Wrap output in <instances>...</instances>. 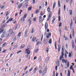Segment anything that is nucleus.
I'll return each mask as SVG.
<instances>
[{"instance_id": "obj_63", "label": "nucleus", "mask_w": 76, "mask_h": 76, "mask_svg": "<svg viewBox=\"0 0 76 76\" xmlns=\"http://www.w3.org/2000/svg\"><path fill=\"white\" fill-rule=\"evenodd\" d=\"M5 7V6H2L1 7V9H3V8H4Z\"/></svg>"}, {"instance_id": "obj_39", "label": "nucleus", "mask_w": 76, "mask_h": 76, "mask_svg": "<svg viewBox=\"0 0 76 76\" xmlns=\"http://www.w3.org/2000/svg\"><path fill=\"white\" fill-rule=\"evenodd\" d=\"M70 65V64L69 63V62H68L67 64H66V66L67 67H69Z\"/></svg>"}, {"instance_id": "obj_31", "label": "nucleus", "mask_w": 76, "mask_h": 76, "mask_svg": "<svg viewBox=\"0 0 76 76\" xmlns=\"http://www.w3.org/2000/svg\"><path fill=\"white\" fill-rule=\"evenodd\" d=\"M41 42H40V41H39L37 43V44H36V45L37 46H38V45H39V44H40V45H41Z\"/></svg>"}, {"instance_id": "obj_45", "label": "nucleus", "mask_w": 76, "mask_h": 76, "mask_svg": "<svg viewBox=\"0 0 76 76\" xmlns=\"http://www.w3.org/2000/svg\"><path fill=\"white\" fill-rule=\"evenodd\" d=\"M47 66H46L45 67V69H44V71H46V72H47Z\"/></svg>"}, {"instance_id": "obj_21", "label": "nucleus", "mask_w": 76, "mask_h": 76, "mask_svg": "<svg viewBox=\"0 0 76 76\" xmlns=\"http://www.w3.org/2000/svg\"><path fill=\"white\" fill-rule=\"evenodd\" d=\"M36 39H37V38L36 37H34L32 39L31 41H32V42H34Z\"/></svg>"}, {"instance_id": "obj_56", "label": "nucleus", "mask_w": 76, "mask_h": 76, "mask_svg": "<svg viewBox=\"0 0 76 76\" xmlns=\"http://www.w3.org/2000/svg\"><path fill=\"white\" fill-rule=\"evenodd\" d=\"M38 50H39V49H37L34 51L35 53H37V52H38Z\"/></svg>"}, {"instance_id": "obj_58", "label": "nucleus", "mask_w": 76, "mask_h": 76, "mask_svg": "<svg viewBox=\"0 0 76 76\" xmlns=\"http://www.w3.org/2000/svg\"><path fill=\"white\" fill-rule=\"evenodd\" d=\"M9 15V11H8L6 13V16H7V15Z\"/></svg>"}, {"instance_id": "obj_17", "label": "nucleus", "mask_w": 76, "mask_h": 76, "mask_svg": "<svg viewBox=\"0 0 76 76\" xmlns=\"http://www.w3.org/2000/svg\"><path fill=\"white\" fill-rule=\"evenodd\" d=\"M53 20L52 21V23H53L54 22V21H55V20H56V17L55 16H53Z\"/></svg>"}, {"instance_id": "obj_29", "label": "nucleus", "mask_w": 76, "mask_h": 76, "mask_svg": "<svg viewBox=\"0 0 76 76\" xmlns=\"http://www.w3.org/2000/svg\"><path fill=\"white\" fill-rule=\"evenodd\" d=\"M21 22H24V21H25V18L23 17L21 19Z\"/></svg>"}, {"instance_id": "obj_37", "label": "nucleus", "mask_w": 76, "mask_h": 76, "mask_svg": "<svg viewBox=\"0 0 76 76\" xmlns=\"http://www.w3.org/2000/svg\"><path fill=\"white\" fill-rule=\"evenodd\" d=\"M57 42L56 41L55 43V47L56 50H57Z\"/></svg>"}, {"instance_id": "obj_4", "label": "nucleus", "mask_w": 76, "mask_h": 76, "mask_svg": "<svg viewBox=\"0 0 76 76\" xmlns=\"http://www.w3.org/2000/svg\"><path fill=\"white\" fill-rule=\"evenodd\" d=\"M13 18H10L9 20L6 22L7 23H8L10 22H11V21H15V20H13Z\"/></svg>"}, {"instance_id": "obj_59", "label": "nucleus", "mask_w": 76, "mask_h": 76, "mask_svg": "<svg viewBox=\"0 0 76 76\" xmlns=\"http://www.w3.org/2000/svg\"><path fill=\"white\" fill-rule=\"evenodd\" d=\"M5 22H6V20H4V21H3L1 23V25H2V24H3V23H5Z\"/></svg>"}, {"instance_id": "obj_47", "label": "nucleus", "mask_w": 76, "mask_h": 76, "mask_svg": "<svg viewBox=\"0 0 76 76\" xmlns=\"http://www.w3.org/2000/svg\"><path fill=\"white\" fill-rule=\"evenodd\" d=\"M58 7H60V0L58 1Z\"/></svg>"}, {"instance_id": "obj_10", "label": "nucleus", "mask_w": 76, "mask_h": 76, "mask_svg": "<svg viewBox=\"0 0 76 76\" xmlns=\"http://www.w3.org/2000/svg\"><path fill=\"white\" fill-rule=\"evenodd\" d=\"M43 21L42 20V16H40L39 17V22L40 23H41Z\"/></svg>"}, {"instance_id": "obj_64", "label": "nucleus", "mask_w": 76, "mask_h": 76, "mask_svg": "<svg viewBox=\"0 0 76 76\" xmlns=\"http://www.w3.org/2000/svg\"><path fill=\"white\" fill-rule=\"evenodd\" d=\"M65 58H67V54H66V53L65 54Z\"/></svg>"}, {"instance_id": "obj_46", "label": "nucleus", "mask_w": 76, "mask_h": 76, "mask_svg": "<svg viewBox=\"0 0 76 76\" xmlns=\"http://www.w3.org/2000/svg\"><path fill=\"white\" fill-rule=\"evenodd\" d=\"M61 19V17L60 15H59L58 17V21H60V20Z\"/></svg>"}, {"instance_id": "obj_14", "label": "nucleus", "mask_w": 76, "mask_h": 76, "mask_svg": "<svg viewBox=\"0 0 76 76\" xmlns=\"http://www.w3.org/2000/svg\"><path fill=\"white\" fill-rule=\"evenodd\" d=\"M47 71H46L44 70L42 73V76H44L45 74H47Z\"/></svg>"}, {"instance_id": "obj_23", "label": "nucleus", "mask_w": 76, "mask_h": 76, "mask_svg": "<svg viewBox=\"0 0 76 76\" xmlns=\"http://www.w3.org/2000/svg\"><path fill=\"white\" fill-rule=\"evenodd\" d=\"M68 73L67 74V76H70V70H68Z\"/></svg>"}, {"instance_id": "obj_28", "label": "nucleus", "mask_w": 76, "mask_h": 76, "mask_svg": "<svg viewBox=\"0 0 76 76\" xmlns=\"http://www.w3.org/2000/svg\"><path fill=\"white\" fill-rule=\"evenodd\" d=\"M39 10L38 9L36 10L35 13H36V14H38V13H39Z\"/></svg>"}, {"instance_id": "obj_16", "label": "nucleus", "mask_w": 76, "mask_h": 76, "mask_svg": "<svg viewBox=\"0 0 76 76\" xmlns=\"http://www.w3.org/2000/svg\"><path fill=\"white\" fill-rule=\"evenodd\" d=\"M60 48H61V46L59 44L58 45V52H60Z\"/></svg>"}, {"instance_id": "obj_60", "label": "nucleus", "mask_w": 76, "mask_h": 76, "mask_svg": "<svg viewBox=\"0 0 76 76\" xmlns=\"http://www.w3.org/2000/svg\"><path fill=\"white\" fill-rule=\"evenodd\" d=\"M55 70L56 71H57V66H55Z\"/></svg>"}, {"instance_id": "obj_43", "label": "nucleus", "mask_w": 76, "mask_h": 76, "mask_svg": "<svg viewBox=\"0 0 76 76\" xmlns=\"http://www.w3.org/2000/svg\"><path fill=\"white\" fill-rule=\"evenodd\" d=\"M44 13L42 12V11H41L40 12V15H41V16H43L44 15Z\"/></svg>"}, {"instance_id": "obj_18", "label": "nucleus", "mask_w": 76, "mask_h": 76, "mask_svg": "<svg viewBox=\"0 0 76 76\" xmlns=\"http://www.w3.org/2000/svg\"><path fill=\"white\" fill-rule=\"evenodd\" d=\"M5 34L6 35V38H7L9 36V35H10V33H5Z\"/></svg>"}, {"instance_id": "obj_35", "label": "nucleus", "mask_w": 76, "mask_h": 76, "mask_svg": "<svg viewBox=\"0 0 76 76\" xmlns=\"http://www.w3.org/2000/svg\"><path fill=\"white\" fill-rule=\"evenodd\" d=\"M32 7H29L28 9V10L29 11H30V10H31L32 9Z\"/></svg>"}, {"instance_id": "obj_7", "label": "nucleus", "mask_w": 76, "mask_h": 76, "mask_svg": "<svg viewBox=\"0 0 76 76\" xmlns=\"http://www.w3.org/2000/svg\"><path fill=\"white\" fill-rule=\"evenodd\" d=\"M48 23L47 22H46L45 23V29L46 30L47 28H48Z\"/></svg>"}, {"instance_id": "obj_12", "label": "nucleus", "mask_w": 76, "mask_h": 76, "mask_svg": "<svg viewBox=\"0 0 76 76\" xmlns=\"http://www.w3.org/2000/svg\"><path fill=\"white\" fill-rule=\"evenodd\" d=\"M67 61V60H66L64 59H63L62 60V62L63 63H66Z\"/></svg>"}, {"instance_id": "obj_42", "label": "nucleus", "mask_w": 76, "mask_h": 76, "mask_svg": "<svg viewBox=\"0 0 76 76\" xmlns=\"http://www.w3.org/2000/svg\"><path fill=\"white\" fill-rule=\"evenodd\" d=\"M12 28H10L9 31V32L8 33H11V32H12Z\"/></svg>"}, {"instance_id": "obj_22", "label": "nucleus", "mask_w": 76, "mask_h": 76, "mask_svg": "<svg viewBox=\"0 0 76 76\" xmlns=\"http://www.w3.org/2000/svg\"><path fill=\"white\" fill-rule=\"evenodd\" d=\"M28 29H26L24 32L25 35H26L27 34H28Z\"/></svg>"}, {"instance_id": "obj_19", "label": "nucleus", "mask_w": 76, "mask_h": 76, "mask_svg": "<svg viewBox=\"0 0 76 76\" xmlns=\"http://www.w3.org/2000/svg\"><path fill=\"white\" fill-rule=\"evenodd\" d=\"M7 42H5L4 43V44L2 45V47H4L6 45H7Z\"/></svg>"}, {"instance_id": "obj_41", "label": "nucleus", "mask_w": 76, "mask_h": 76, "mask_svg": "<svg viewBox=\"0 0 76 76\" xmlns=\"http://www.w3.org/2000/svg\"><path fill=\"white\" fill-rule=\"evenodd\" d=\"M7 26V24L5 23L4 24L3 26H2V28H5Z\"/></svg>"}, {"instance_id": "obj_25", "label": "nucleus", "mask_w": 76, "mask_h": 76, "mask_svg": "<svg viewBox=\"0 0 76 76\" xmlns=\"http://www.w3.org/2000/svg\"><path fill=\"white\" fill-rule=\"evenodd\" d=\"M72 37H75V31L74 29H72Z\"/></svg>"}, {"instance_id": "obj_55", "label": "nucleus", "mask_w": 76, "mask_h": 76, "mask_svg": "<svg viewBox=\"0 0 76 76\" xmlns=\"http://www.w3.org/2000/svg\"><path fill=\"white\" fill-rule=\"evenodd\" d=\"M33 20L34 22H36V21H37V18H35L33 19Z\"/></svg>"}, {"instance_id": "obj_30", "label": "nucleus", "mask_w": 76, "mask_h": 76, "mask_svg": "<svg viewBox=\"0 0 76 76\" xmlns=\"http://www.w3.org/2000/svg\"><path fill=\"white\" fill-rule=\"evenodd\" d=\"M60 12V8H59L58 10V15H60V14H61Z\"/></svg>"}, {"instance_id": "obj_1", "label": "nucleus", "mask_w": 76, "mask_h": 76, "mask_svg": "<svg viewBox=\"0 0 76 76\" xmlns=\"http://www.w3.org/2000/svg\"><path fill=\"white\" fill-rule=\"evenodd\" d=\"M62 52L61 53V55L59 57V60L60 61L61 60L62 58H63V56H64V46H63L62 47Z\"/></svg>"}, {"instance_id": "obj_3", "label": "nucleus", "mask_w": 76, "mask_h": 76, "mask_svg": "<svg viewBox=\"0 0 76 76\" xmlns=\"http://www.w3.org/2000/svg\"><path fill=\"white\" fill-rule=\"evenodd\" d=\"M25 51L26 52L27 54H30L31 53V51H30V50H29V49L28 48L26 49L25 50Z\"/></svg>"}, {"instance_id": "obj_62", "label": "nucleus", "mask_w": 76, "mask_h": 76, "mask_svg": "<svg viewBox=\"0 0 76 76\" xmlns=\"http://www.w3.org/2000/svg\"><path fill=\"white\" fill-rule=\"evenodd\" d=\"M22 52V51L21 50L19 51L18 52H17V54H19V53H21Z\"/></svg>"}, {"instance_id": "obj_26", "label": "nucleus", "mask_w": 76, "mask_h": 76, "mask_svg": "<svg viewBox=\"0 0 76 76\" xmlns=\"http://www.w3.org/2000/svg\"><path fill=\"white\" fill-rule=\"evenodd\" d=\"M25 44H23L21 45V47H20V49H23L24 47H25Z\"/></svg>"}, {"instance_id": "obj_54", "label": "nucleus", "mask_w": 76, "mask_h": 76, "mask_svg": "<svg viewBox=\"0 0 76 76\" xmlns=\"http://www.w3.org/2000/svg\"><path fill=\"white\" fill-rule=\"evenodd\" d=\"M73 65H71L70 67L69 68V69H71L72 70L73 69Z\"/></svg>"}, {"instance_id": "obj_24", "label": "nucleus", "mask_w": 76, "mask_h": 76, "mask_svg": "<svg viewBox=\"0 0 76 76\" xmlns=\"http://www.w3.org/2000/svg\"><path fill=\"white\" fill-rule=\"evenodd\" d=\"M29 0H26L23 2V3H24L25 4H26L27 3H28V1H29Z\"/></svg>"}, {"instance_id": "obj_27", "label": "nucleus", "mask_w": 76, "mask_h": 76, "mask_svg": "<svg viewBox=\"0 0 76 76\" xmlns=\"http://www.w3.org/2000/svg\"><path fill=\"white\" fill-rule=\"evenodd\" d=\"M4 29H2L1 30V31H0V34L1 33H3V32H4Z\"/></svg>"}, {"instance_id": "obj_36", "label": "nucleus", "mask_w": 76, "mask_h": 76, "mask_svg": "<svg viewBox=\"0 0 76 76\" xmlns=\"http://www.w3.org/2000/svg\"><path fill=\"white\" fill-rule=\"evenodd\" d=\"M56 3L55 2H54L53 5V9H54V7H55V6H56Z\"/></svg>"}, {"instance_id": "obj_13", "label": "nucleus", "mask_w": 76, "mask_h": 76, "mask_svg": "<svg viewBox=\"0 0 76 76\" xmlns=\"http://www.w3.org/2000/svg\"><path fill=\"white\" fill-rule=\"evenodd\" d=\"M72 46L73 48H75V42H74V40H72Z\"/></svg>"}, {"instance_id": "obj_32", "label": "nucleus", "mask_w": 76, "mask_h": 76, "mask_svg": "<svg viewBox=\"0 0 76 76\" xmlns=\"http://www.w3.org/2000/svg\"><path fill=\"white\" fill-rule=\"evenodd\" d=\"M48 42L50 44H51L52 42V39H49Z\"/></svg>"}, {"instance_id": "obj_5", "label": "nucleus", "mask_w": 76, "mask_h": 76, "mask_svg": "<svg viewBox=\"0 0 76 76\" xmlns=\"http://www.w3.org/2000/svg\"><path fill=\"white\" fill-rule=\"evenodd\" d=\"M73 25V20L72 19H71V23L70 24V29H71Z\"/></svg>"}, {"instance_id": "obj_33", "label": "nucleus", "mask_w": 76, "mask_h": 76, "mask_svg": "<svg viewBox=\"0 0 76 76\" xmlns=\"http://www.w3.org/2000/svg\"><path fill=\"white\" fill-rule=\"evenodd\" d=\"M18 45H15L14 46L13 49H16V48H18Z\"/></svg>"}, {"instance_id": "obj_38", "label": "nucleus", "mask_w": 76, "mask_h": 76, "mask_svg": "<svg viewBox=\"0 0 76 76\" xmlns=\"http://www.w3.org/2000/svg\"><path fill=\"white\" fill-rule=\"evenodd\" d=\"M20 35H21V32H19L18 35H17V36L18 37H20Z\"/></svg>"}, {"instance_id": "obj_6", "label": "nucleus", "mask_w": 76, "mask_h": 76, "mask_svg": "<svg viewBox=\"0 0 76 76\" xmlns=\"http://www.w3.org/2000/svg\"><path fill=\"white\" fill-rule=\"evenodd\" d=\"M48 35L46 36L47 38H48V39L49 38H50V37H51V33L50 32H49L47 34Z\"/></svg>"}, {"instance_id": "obj_51", "label": "nucleus", "mask_w": 76, "mask_h": 76, "mask_svg": "<svg viewBox=\"0 0 76 76\" xmlns=\"http://www.w3.org/2000/svg\"><path fill=\"white\" fill-rule=\"evenodd\" d=\"M57 65H58V67H59V66H60V62H59V60H58V61Z\"/></svg>"}, {"instance_id": "obj_2", "label": "nucleus", "mask_w": 76, "mask_h": 76, "mask_svg": "<svg viewBox=\"0 0 76 76\" xmlns=\"http://www.w3.org/2000/svg\"><path fill=\"white\" fill-rule=\"evenodd\" d=\"M52 16V12H50L48 18L47 19V21L48 22L49 20H50V19L51 18V16Z\"/></svg>"}, {"instance_id": "obj_57", "label": "nucleus", "mask_w": 76, "mask_h": 76, "mask_svg": "<svg viewBox=\"0 0 76 76\" xmlns=\"http://www.w3.org/2000/svg\"><path fill=\"white\" fill-rule=\"evenodd\" d=\"M48 50H49V48H47L46 49V52L47 53H48Z\"/></svg>"}, {"instance_id": "obj_15", "label": "nucleus", "mask_w": 76, "mask_h": 76, "mask_svg": "<svg viewBox=\"0 0 76 76\" xmlns=\"http://www.w3.org/2000/svg\"><path fill=\"white\" fill-rule=\"evenodd\" d=\"M48 12V13H52V12H51V10H50V8L49 7H48L47 8Z\"/></svg>"}, {"instance_id": "obj_53", "label": "nucleus", "mask_w": 76, "mask_h": 76, "mask_svg": "<svg viewBox=\"0 0 76 76\" xmlns=\"http://www.w3.org/2000/svg\"><path fill=\"white\" fill-rule=\"evenodd\" d=\"M2 41H3V39L2 38H0V42H2Z\"/></svg>"}, {"instance_id": "obj_9", "label": "nucleus", "mask_w": 76, "mask_h": 76, "mask_svg": "<svg viewBox=\"0 0 76 76\" xmlns=\"http://www.w3.org/2000/svg\"><path fill=\"white\" fill-rule=\"evenodd\" d=\"M1 38H4L6 37V33H3L1 36Z\"/></svg>"}, {"instance_id": "obj_52", "label": "nucleus", "mask_w": 76, "mask_h": 76, "mask_svg": "<svg viewBox=\"0 0 76 76\" xmlns=\"http://www.w3.org/2000/svg\"><path fill=\"white\" fill-rule=\"evenodd\" d=\"M64 11H66V5H64Z\"/></svg>"}, {"instance_id": "obj_61", "label": "nucleus", "mask_w": 76, "mask_h": 76, "mask_svg": "<svg viewBox=\"0 0 76 76\" xmlns=\"http://www.w3.org/2000/svg\"><path fill=\"white\" fill-rule=\"evenodd\" d=\"M28 5H29V3H27V4H26L25 6L27 7V6H28Z\"/></svg>"}, {"instance_id": "obj_20", "label": "nucleus", "mask_w": 76, "mask_h": 76, "mask_svg": "<svg viewBox=\"0 0 76 76\" xmlns=\"http://www.w3.org/2000/svg\"><path fill=\"white\" fill-rule=\"evenodd\" d=\"M69 12L70 15H72V14H73V12L72 11V10H69Z\"/></svg>"}, {"instance_id": "obj_34", "label": "nucleus", "mask_w": 76, "mask_h": 76, "mask_svg": "<svg viewBox=\"0 0 76 76\" xmlns=\"http://www.w3.org/2000/svg\"><path fill=\"white\" fill-rule=\"evenodd\" d=\"M16 39H17V37L15 36L13 38V41L16 40Z\"/></svg>"}, {"instance_id": "obj_48", "label": "nucleus", "mask_w": 76, "mask_h": 76, "mask_svg": "<svg viewBox=\"0 0 76 76\" xmlns=\"http://www.w3.org/2000/svg\"><path fill=\"white\" fill-rule=\"evenodd\" d=\"M34 68V67H32L31 68V69H30L29 71V72H31L33 70V69Z\"/></svg>"}, {"instance_id": "obj_44", "label": "nucleus", "mask_w": 76, "mask_h": 76, "mask_svg": "<svg viewBox=\"0 0 76 76\" xmlns=\"http://www.w3.org/2000/svg\"><path fill=\"white\" fill-rule=\"evenodd\" d=\"M62 26V23L60 22L59 23V27H61Z\"/></svg>"}, {"instance_id": "obj_8", "label": "nucleus", "mask_w": 76, "mask_h": 76, "mask_svg": "<svg viewBox=\"0 0 76 76\" xmlns=\"http://www.w3.org/2000/svg\"><path fill=\"white\" fill-rule=\"evenodd\" d=\"M23 2L20 4L19 5H18V8L19 9H20V7H22V6L23 5Z\"/></svg>"}, {"instance_id": "obj_50", "label": "nucleus", "mask_w": 76, "mask_h": 76, "mask_svg": "<svg viewBox=\"0 0 76 76\" xmlns=\"http://www.w3.org/2000/svg\"><path fill=\"white\" fill-rule=\"evenodd\" d=\"M42 70L40 69L39 70V73L40 74H41V73H42Z\"/></svg>"}, {"instance_id": "obj_49", "label": "nucleus", "mask_w": 76, "mask_h": 76, "mask_svg": "<svg viewBox=\"0 0 76 76\" xmlns=\"http://www.w3.org/2000/svg\"><path fill=\"white\" fill-rule=\"evenodd\" d=\"M34 28H33L31 29V34H33V33L34 32Z\"/></svg>"}, {"instance_id": "obj_40", "label": "nucleus", "mask_w": 76, "mask_h": 76, "mask_svg": "<svg viewBox=\"0 0 76 76\" xmlns=\"http://www.w3.org/2000/svg\"><path fill=\"white\" fill-rule=\"evenodd\" d=\"M26 16H27V14L26 13L24 14L23 17V18H24V19H25V18H26Z\"/></svg>"}, {"instance_id": "obj_11", "label": "nucleus", "mask_w": 76, "mask_h": 76, "mask_svg": "<svg viewBox=\"0 0 76 76\" xmlns=\"http://www.w3.org/2000/svg\"><path fill=\"white\" fill-rule=\"evenodd\" d=\"M37 70H38V67L34 68V72L33 74H34V73H35L37 72Z\"/></svg>"}]
</instances>
